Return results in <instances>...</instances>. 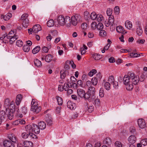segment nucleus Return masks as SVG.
Listing matches in <instances>:
<instances>
[{"label": "nucleus", "instance_id": "nucleus-34", "mask_svg": "<svg viewBox=\"0 0 147 147\" xmlns=\"http://www.w3.org/2000/svg\"><path fill=\"white\" fill-rule=\"evenodd\" d=\"M54 24V22L53 20L51 19L48 21L47 23V26L51 27L53 26Z\"/></svg>", "mask_w": 147, "mask_h": 147}, {"label": "nucleus", "instance_id": "nucleus-4", "mask_svg": "<svg viewBox=\"0 0 147 147\" xmlns=\"http://www.w3.org/2000/svg\"><path fill=\"white\" fill-rule=\"evenodd\" d=\"M82 20L81 16L79 15L76 14L71 17L70 24L71 23L73 25L76 26L78 22H81Z\"/></svg>", "mask_w": 147, "mask_h": 147}, {"label": "nucleus", "instance_id": "nucleus-48", "mask_svg": "<svg viewBox=\"0 0 147 147\" xmlns=\"http://www.w3.org/2000/svg\"><path fill=\"white\" fill-rule=\"evenodd\" d=\"M16 44L18 46L21 47L23 45V42L22 40H19L17 41Z\"/></svg>", "mask_w": 147, "mask_h": 147}, {"label": "nucleus", "instance_id": "nucleus-23", "mask_svg": "<svg viewBox=\"0 0 147 147\" xmlns=\"http://www.w3.org/2000/svg\"><path fill=\"white\" fill-rule=\"evenodd\" d=\"M24 146L25 147H32L33 143L31 141H25L24 142Z\"/></svg>", "mask_w": 147, "mask_h": 147}, {"label": "nucleus", "instance_id": "nucleus-47", "mask_svg": "<svg viewBox=\"0 0 147 147\" xmlns=\"http://www.w3.org/2000/svg\"><path fill=\"white\" fill-rule=\"evenodd\" d=\"M99 34L100 36L104 37L106 36V32L105 30H100Z\"/></svg>", "mask_w": 147, "mask_h": 147}, {"label": "nucleus", "instance_id": "nucleus-15", "mask_svg": "<svg viewBox=\"0 0 147 147\" xmlns=\"http://www.w3.org/2000/svg\"><path fill=\"white\" fill-rule=\"evenodd\" d=\"M85 91L81 88H78L77 89V92L78 95L80 98H83L85 94Z\"/></svg>", "mask_w": 147, "mask_h": 147}, {"label": "nucleus", "instance_id": "nucleus-22", "mask_svg": "<svg viewBox=\"0 0 147 147\" xmlns=\"http://www.w3.org/2000/svg\"><path fill=\"white\" fill-rule=\"evenodd\" d=\"M38 126L40 129H44L46 127V124L44 122L40 121L39 123Z\"/></svg>", "mask_w": 147, "mask_h": 147}, {"label": "nucleus", "instance_id": "nucleus-43", "mask_svg": "<svg viewBox=\"0 0 147 147\" xmlns=\"http://www.w3.org/2000/svg\"><path fill=\"white\" fill-rule=\"evenodd\" d=\"M23 49L25 52H28L30 50V48L29 46L27 45H24L23 47Z\"/></svg>", "mask_w": 147, "mask_h": 147}, {"label": "nucleus", "instance_id": "nucleus-19", "mask_svg": "<svg viewBox=\"0 0 147 147\" xmlns=\"http://www.w3.org/2000/svg\"><path fill=\"white\" fill-rule=\"evenodd\" d=\"M32 28L33 30V32L35 33H36L41 30V26L39 24L35 25L33 26Z\"/></svg>", "mask_w": 147, "mask_h": 147}, {"label": "nucleus", "instance_id": "nucleus-44", "mask_svg": "<svg viewBox=\"0 0 147 147\" xmlns=\"http://www.w3.org/2000/svg\"><path fill=\"white\" fill-rule=\"evenodd\" d=\"M63 86V90H64L65 91H66L67 90H68V89L69 88L71 87V85L70 86H69L68 84L65 83Z\"/></svg>", "mask_w": 147, "mask_h": 147}, {"label": "nucleus", "instance_id": "nucleus-1", "mask_svg": "<svg viewBox=\"0 0 147 147\" xmlns=\"http://www.w3.org/2000/svg\"><path fill=\"white\" fill-rule=\"evenodd\" d=\"M13 110L10 109L9 108H6L5 111L0 110V117L1 119L5 120L7 117L9 120H11L13 118Z\"/></svg>", "mask_w": 147, "mask_h": 147}, {"label": "nucleus", "instance_id": "nucleus-7", "mask_svg": "<svg viewBox=\"0 0 147 147\" xmlns=\"http://www.w3.org/2000/svg\"><path fill=\"white\" fill-rule=\"evenodd\" d=\"M45 116V121L47 123V125L49 126L52 125L53 123L51 115L49 113H47Z\"/></svg>", "mask_w": 147, "mask_h": 147}, {"label": "nucleus", "instance_id": "nucleus-49", "mask_svg": "<svg viewBox=\"0 0 147 147\" xmlns=\"http://www.w3.org/2000/svg\"><path fill=\"white\" fill-rule=\"evenodd\" d=\"M66 71H60V76L61 78V79H64L65 76V74L66 73Z\"/></svg>", "mask_w": 147, "mask_h": 147}, {"label": "nucleus", "instance_id": "nucleus-30", "mask_svg": "<svg viewBox=\"0 0 147 147\" xmlns=\"http://www.w3.org/2000/svg\"><path fill=\"white\" fill-rule=\"evenodd\" d=\"M90 97L93 98V97H92V95L88 92L86 93L85 92V94H84V96L83 98L85 100H88Z\"/></svg>", "mask_w": 147, "mask_h": 147}, {"label": "nucleus", "instance_id": "nucleus-54", "mask_svg": "<svg viewBox=\"0 0 147 147\" xmlns=\"http://www.w3.org/2000/svg\"><path fill=\"white\" fill-rule=\"evenodd\" d=\"M93 58L94 59L96 60H98L102 58V56L100 55L95 54L94 55Z\"/></svg>", "mask_w": 147, "mask_h": 147}, {"label": "nucleus", "instance_id": "nucleus-39", "mask_svg": "<svg viewBox=\"0 0 147 147\" xmlns=\"http://www.w3.org/2000/svg\"><path fill=\"white\" fill-rule=\"evenodd\" d=\"M97 16V15H96V14L94 12H92L90 16L91 19L93 20H96Z\"/></svg>", "mask_w": 147, "mask_h": 147}, {"label": "nucleus", "instance_id": "nucleus-37", "mask_svg": "<svg viewBox=\"0 0 147 147\" xmlns=\"http://www.w3.org/2000/svg\"><path fill=\"white\" fill-rule=\"evenodd\" d=\"M98 80H99L94 77L91 80V82L93 85L96 86L98 83Z\"/></svg>", "mask_w": 147, "mask_h": 147}, {"label": "nucleus", "instance_id": "nucleus-25", "mask_svg": "<svg viewBox=\"0 0 147 147\" xmlns=\"http://www.w3.org/2000/svg\"><path fill=\"white\" fill-rule=\"evenodd\" d=\"M53 58V57L50 54H48L45 56V60L46 62L49 63L52 60Z\"/></svg>", "mask_w": 147, "mask_h": 147}, {"label": "nucleus", "instance_id": "nucleus-40", "mask_svg": "<svg viewBox=\"0 0 147 147\" xmlns=\"http://www.w3.org/2000/svg\"><path fill=\"white\" fill-rule=\"evenodd\" d=\"M20 112L24 114H26L27 112V107L24 106L22 107L20 109Z\"/></svg>", "mask_w": 147, "mask_h": 147}, {"label": "nucleus", "instance_id": "nucleus-62", "mask_svg": "<svg viewBox=\"0 0 147 147\" xmlns=\"http://www.w3.org/2000/svg\"><path fill=\"white\" fill-rule=\"evenodd\" d=\"M140 142L144 146H146L147 144L146 139H145L142 140Z\"/></svg>", "mask_w": 147, "mask_h": 147}, {"label": "nucleus", "instance_id": "nucleus-56", "mask_svg": "<svg viewBox=\"0 0 147 147\" xmlns=\"http://www.w3.org/2000/svg\"><path fill=\"white\" fill-rule=\"evenodd\" d=\"M31 105H32V106L38 105V102L36 101V100L32 99Z\"/></svg>", "mask_w": 147, "mask_h": 147}, {"label": "nucleus", "instance_id": "nucleus-5", "mask_svg": "<svg viewBox=\"0 0 147 147\" xmlns=\"http://www.w3.org/2000/svg\"><path fill=\"white\" fill-rule=\"evenodd\" d=\"M28 14L24 13L21 16V20L23 26L25 28H26L28 25L29 20L28 18Z\"/></svg>", "mask_w": 147, "mask_h": 147}, {"label": "nucleus", "instance_id": "nucleus-26", "mask_svg": "<svg viewBox=\"0 0 147 147\" xmlns=\"http://www.w3.org/2000/svg\"><path fill=\"white\" fill-rule=\"evenodd\" d=\"M104 144H107L108 145H110L111 143V140L109 137L106 138L103 141Z\"/></svg>", "mask_w": 147, "mask_h": 147}, {"label": "nucleus", "instance_id": "nucleus-33", "mask_svg": "<svg viewBox=\"0 0 147 147\" xmlns=\"http://www.w3.org/2000/svg\"><path fill=\"white\" fill-rule=\"evenodd\" d=\"M136 32L138 35H141L142 33V30L141 27L140 26L137 27Z\"/></svg>", "mask_w": 147, "mask_h": 147}, {"label": "nucleus", "instance_id": "nucleus-12", "mask_svg": "<svg viewBox=\"0 0 147 147\" xmlns=\"http://www.w3.org/2000/svg\"><path fill=\"white\" fill-rule=\"evenodd\" d=\"M13 102H11L10 101V100L9 98H6L4 101V106L6 108V109L7 108H9V107L10 105H13L14 107V105L13 104V103H12Z\"/></svg>", "mask_w": 147, "mask_h": 147}, {"label": "nucleus", "instance_id": "nucleus-58", "mask_svg": "<svg viewBox=\"0 0 147 147\" xmlns=\"http://www.w3.org/2000/svg\"><path fill=\"white\" fill-rule=\"evenodd\" d=\"M115 146L117 147H122V144L120 142L117 141L115 143Z\"/></svg>", "mask_w": 147, "mask_h": 147}, {"label": "nucleus", "instance_id": "nucleus-52", "mask_svg": "<svg viewBox=\"0 0 147 147\" xmlns=\"http://www.w3.org/2000/svg\"><path fill=\"white\" fill-rule=\"evenodd\" d=\"M22 136L23 138L26 139L28 138L29 135V133L24 132L22 134Z\"/></svg>", "mask_w": 147, "mask_h": 147}, {"label": "nucleus", "instance_id": "nucleus-60", "mask_svg": "<svg viewBox=\"0 0 147 147\" xmlns=\"http://www.w3.org/2000/svg\"><path fill=\"white\" fill-rule=\"evenodd\" d=\"M96 23L95 22H92L91 25L92 28L93 29H95L96 28Z\"/></svg>", "mask_w": 147, "mask_h": 147}, {"label": "nucleus", "instance_id": "nucleus-61", "mask_svg": "<svg viewBox=\"0 0 147 147\" xmlns=\"http://www.w3.org/2000/svg\"><path fill=\"white\" fill-rule=\"evenodd\" d=\"M127 76H128V78L131 80V79L133 78L134 76L135 75L134 74L129 72L128 73V75Z\"/></svg>", "mask_w": 147, "mask_h": 147}, {"label": "nucleus", "instance_id": "nucleus-17", "mask_svg": "<svg viewBox=\"0 0 147 147\" xmlns=\"http://www.w3.org/2000/svg\"><path fill=\"white\" fill-rule=\"evenodd\" d=\"M139 81V78L138 76H134V77L131 79V82L132 84L136 85L138 84Z\"/></svg>", "mask_w": 147, "mask_h": 147}, {"label": "nucleus", "instance_id": "nucleus-35", "mask_svg": "<svg viewBox=\"0 0 147 147\" xmlns=\"http://www.w3.org/2000/svg\"><path fill=\"white\" fill-rule=\"evenodd\" d=\"M114 21V19L113 16H110L109 18L108 22H109L111 24V25H113Z\"/></svg>", "mask_w": 147, "mask_h": 147}, {"label": "nucleus", "instance_id": "nucleus-42", "mask_svg": "<svg viewBox=\"0 0 147 147\" xmlns=\"http://www.w3.org/2000/svg\"><path fill=\"white\" fill-rule=\"evenodd\" d=\"M94 105L97 106H99L100 104V102L99 99L97 97L94 100Z\"/></svg>", "mask_w": 147, "mask_h": 147}, {"label": "nucleus", "instance_id": "nucleus-36", "mask_svg": "<svg viewBox=\"0 0 147 147\" xmlns=\"http://www.w3.org/2000/svg\"><path fill=\"white\" fill-rule=\"evenodd\" d=\"M96 28L98 30H102L103 28V25L102 23H99L96 25Z\"/></svg>", "mask_w": 147, "mask_h": 147}, {"label": "nucleus", "instance_id": "nucleus-13", "mask_svg": "<svg viewBox=\"0 0 147 147\" xmlns=\"http://www.w3.org/2000/svg\"><path fill=\"white\" fill-rule=\"evenodd\" d=\"M88 92L92 95V97H93V99L95 98V88L93 86L89 87Z\"/></svg>", "mask_w": 147, "mask_h": 147}, {"label": "nucleus", "instance_id": "nucleus-41", "mask_svg": "<svg viewBox=\"0 0 147 147\" xmlns=\"http://www.w3.org/2000/svg\"><path fill=\"white\" fill-rule=\"evenodd\" d=\"M116 30L118 32H122L123 30V28L121 26H118L116 28Z\"/></svg>", "mask_w": 147, "mask_h": 147}, {"label": "nucleus", "instance_id": "nucleus-10", "mask_svg": "<svg viewBox=\"0 0 147 147\" xmlns=\"http://www.w3.org/2000/svg\"><path fill=\"white\" fill-rule=\"evenodd\" d=\"M41 109V107L38 105L31 106V110L35 113H38L40 111Z\"/></svg>", "mask_w": 147, "mask_h": 147}, {"label": "nucleus", "instance_id": "nucleus-9", "mask_svg": "<svg viewBox=\"0 0 147 147\" xmlns=\"http://www.w3.org/2000/svg\"><path fill=\"white\" fill-rule=\"evenodd\" d=\"M138 123L139 127L141 129L144 128L146 126L145 121L142 119H139L138 120Z\"/></svg>", "mask_w": 147, "mask_h": 147}, {"label": "nucleus", "instance_id": "nucleus-45", "mask_svg": "<svg viewBox=\"0 0 147 147\" xmlns=\"http://www.w3.org/2000/svg\"><path fill=\"white\" fill-rule=\"evenodd\" d=\"M104 89L103 88H101L99 90V95L100 97H103L104 96Z\"/></svg>", "mask_w": 147, "mask_h": 147}, {"label": "nucleus", "instance_id": "nucleus-11", "mask_svg": "<svg viewBox=\"0 0 147 147\" xmlns=\"http://www.w3.org/2000/svg\"><path fill=\"white\" fill-rule=\"evenodd\" d=\"M3 144L5 147H15L14 144L8 140H4L3 142Z\"/></svg>", "mask_w": 147, "mask_h": 147}, {"label": "nucleus", "instance_id": "nucleus-38", "mask_svg": "<svg viewBox=\"0 0 147 147\" xmlns=\"http://www.w3.org/2000/svg\"><path fill=\"white\" fill-rule=\"evenodd\" d=\"M140 54L134 52H132L130 53V56L131 57H139Z\"/></svg>", "mask_w": 147, "mask_h": 147}, {"label": "nucleus", "instance_id": "nucleus-3", "mask_svg": "<svg viewBox=\"0 0 147 147\" xmlns=\"http://www.w3.org/2000/svg\"><path fill=\"white\" fill-rule=\"evenodd\" d=\"M123 81L127 90H130L133 89V85L131 82V80L128 78V76L127 75H125L123 78Z\"/></svg>", "mask_w": 147, "mask_h": 147}, {"label": "nucleus", "instance_id": "nucleus-55", "mask_svg": "<svg viewBox=\"0 0 147 147\" xmlns=\"http://www.w3.org/2000/svg\"><path fill=\"white\" fill-rule=\"evenodd\" d=\"M108 81L111 83H112L114 82L115 81L114 77L112 76H111L109 77L108 78Z\"/></svg>", "mask_w": 147, "mask_h": 147}, {"label": "nucleus", "instance_id": "nucleus-57", "mask_svg": "<svg viewBox=\"0 0 147 147\" xmlns=\"http://www.w3.org/2000/svg\"><path fill=\"white\" fill-rule=\"evenodd\" d=\"M112 13V10L111 9L108 8L107 11V13L108 16H111Z\"/></svg>", "mask_w": 147, "mask_h": 147}, {"label": "nucleus", "instance_id": "nucleus-64", "mask_svg": "<svg viewBox=\"0 0 147 147\" xmlns=\"http://www.w3.org/2000/svg\"><path fill=\"white\" fill-rule=\"evenodd\" d=\"M115 13H118L119 12V8L118 6L115 7L114 9Z\"/></svg>", "mask_w": 147, "mask_h": 147}, {"label": "nucleus", "instance_id": "nucleus-32", "mask_svg": "<svg viewBox=\"0 0 147 147\" xmlns=\"http://www.w3.org/2000/svg\"><path fill=\"white\" fill-rule=\"evenodd\" d=\"M56 98L58 102V105H61L63 103V100L62 98L59 96H57Z\"/></svg>", "mask_w": 147, "mask_h": 147}, {"label": "nucleus", "instance_id": "nucleus-63", "mask_svg": "<svg viewBox=\"0 0 147 147\" xmlns=\"http://www.w3.org/2000/svg\"><path fill=\"white\" fill-rule=\"evenodd\" d=\"M82 28L84 30L86 29L87 28V24L86 23L82 24L81 25Z\"/></svg>", "mask_w": 147, "mask_h": 147}, {"label": "nucleus", "instance_id": "nucleus-16", "mask_svg": "<svg viewBox=\"0 0 147 147\" xmlns=\"http://www.w3.org/2000/svg\"><path fill=\"white\" fill-rule=\"evenodd\" d=\"M136 138L134 135L130 136L128 138V140L130 143L133 144L135 143Z\"/></svg>", "mask_w": 147, "mask_h": 147}, {"label": "nucleus", "instance_id": "nucleus-6", "mask_svg": "<svg viewBox=\"0 0 147 147\" xmlns=\"http://www.w3.org/2000/svg\"><path fill=\"white\" fill-rule=\"evenodd\" d=\"M8 138L9 140L12 142V143L14 144L18 143V138L13 134H9V135Z\"/></svg>", "mask_w": 147, "mask_h": 147}, {"label": "nucleus", "instance_id": "nucleus-2", "mask_svg": "<svg viewBox=\"0 0 147 147\" xmlns=\"http://www.w3.org/2000/svg\"><path fill=\"white\" fill-rule=\"evenodd\" d=\"M57 22L61 26H63L65 24H67V26L68 27L70 26V18L68 16H66L65 18L63 16H60L57 18Z\"/></svg>", "mask_w": 147, "mask_h": 147}, {"label": "nucleus", "instance_id": "nucleus-8", "mask_svg": "<svg viewBox=\"0 0 147 147\" xmlns=\"http://www.w3.org/2000/svg\"><path fill=\"white\" fill-rule=\"evenodd\" d=\"M16 30L14 29L13 30H11L7 34V38H11L13 37H14L16 39L18 38V36L16 35Z\"/></svg>", "mask_w": 147, "mask_h": 147}, {"label": "nucleus", "instance_id": "nucleus-20", "mask_svg": "<svg viewBox=\"0 0 147 147\" xmlns=\"http://www.w3.org/2000/svg\"><path fill=\"white\" fill-rule=\"evenodd\" d=\"M25 129L26 131L28 133L33 132V124L32 125H29L26 126Z\"/></svg>", "mask_w": 147, "mask_h": 147}, {"label": "nucleus", "instance_id": "nucleus-31", "mask_svg": "<svg viewBox=\"0 0 147 147\" xmlns=\"http://www.w3.org/2000/svg\"><path fill=\"white\" fill-rule=\"evenodd\" d=\"M35 65L38 67H40L41 66V63L40 61L38 59H35L34 61Z\"/></svg>", "mask_w": 147, "mask_h": 147}, {"label": "nucleus", "instance_id": "nucleus-29", "mask_svg": "<svg viewBox=\"0 0 147 147\" xmlns=\"http://www.w3.org/2000/svg\"><path fill=\"white\" fill-rule=\"evenodd\" d=\"M40 49V47L38 46L35 47L32 50V52L33 54H36L39 52Z\"/></svg>", "mask_w": 147, "mask_h": 147}, {"label": "nucleus", "instance_id": "nucleus-21", "mask_svg": "<svg viewBox=\"0 0 147 147\" xmlns=\"http://www.w3.org/2000/svg\"><path fill=\"white\" fill-rule=\"evenodd\" d=\"M22 99V95L21 94H19L16 96V103L17 105H18L20 104Z\"/></svg>", "mask_w": 147, "mask_h": 147}, {"label": "nucleus", "instance_id": "nucleus-50", "mask_svg": "<svg viewBox=\"0 0 147 147\" xmlns=\"http://www.w3.org/2000/svg\"><path fill=\"white\" fill-rule=\"evenodd\" d=\"M103 17L102 15L101 14H98L96 19L98 22L101 21L103 19Z\"/></svg>", "mask_w": 147, "mask_h": 147}, {"label": "nucleus", "instance_id": "nucleus-51", "mask_svg": "<svg viewBox=\"0 0 147 147\" xmlns=\"http://www.w3.org/2000/svg\"><path fill=\"white\" fill-rule=\"evenodd\" d=\"M129 130L130 132L132 134H134L136 132L135 128L134 126L130 127Z\"/></svg>", "mask_w": 147, "mask_h": 147}, {"label": "nucleus", "instance_id": "nucleus-59", "mask_svg": "<svg viewBox=\"0 0 147 147\" xmlns=\"http://www.w3.org/2000/svg\"><path fill=\"white\" fill-rule=\"evenodd\" d=\"M94 77L99 80H100L102 78L101 74L100 73H99L97 74L95 77Z\"/></svg>", "mask_w": 147, "mask_h": 147}, {"label": "nucleus", "instance_id": "nucleus-28", "mask_svg": "<svg viewBox=\"0 0 147 147\" xmlns=\"http://www.w3.org/2000/svg\"><path fill=\"white\" fill-rule=\"evenodd\" d=\"M103 82H105L104 87L107 90H109L110 89L111 85L108 82H105V81L104 80Z\"/></svg>", "mask_w": 147, "mask_h": 147}, {"label": "nucleus", "instance_id": "nucleus-14", "mask_svg": "<svg viewBox=\"0 0 147 147\" xmlns=\"http://www.w3.org/2000/svg\"><path fill=\"white\" fill-rule=\"evenodd\" d=\"M67 107L71 110L74 109L76 107V104L71 101H69L67 102Z\"/></svg>", "mask_w": 147, "mask_h": 147}, {"label": "nucleus", "instance_id": "nucleus-46", "mask_svg": "<svg viewBox=\"0 0 147 147\" xmlns=\"http://www.w3.org/2000/svg\"><path fill=\"white\" fill-rule=\"evenodd\" d=\"M144 72L143 73V74L140 76V78H139V80L142 82H143L146 77V76L144 75Z\"/></svg>", "mask_w": 147, "mask_h": 147}, {"label": "nucleus", "instance_id": "nucleus-18", "mask_svg": "<svg viewBox=\"0 0 147 147\" xmlns=\"http://www.w3.org/2000/svg\"><path fill=\"white\" fill-rule=\"evenodd\" d=\"M33 132L35 134H38L40 132V129L39 128L38 125L34 124H33Z\"/></svg>", "mask_w": 147, "mask_h": 147}, {"label": "nucleus", "instance_id": "nucleus-53", "mask_svg": "<svg viewBox=\"0 0 147 147\" xmlns=\"http://www.w3.org/2000/svg\"><path fill=\"white\" fill-rule=\"evenodd\" d=\"M113 86V87L115 89H117L118 88V82L115 81V82H113L112 83Z\"/></svg>", "mask_w": 147, "mask_h": 147}, {"label": "nucleus", "instance_id": "nucleus-24", "mask_svg": "<svg viewBox=\"0 0 147 147\" xmlns=\"http://www.w3.org/2000/svg\"><path fill=\"white\" fill-rule=\"evenodd\" d=\"M12 14L11 13H8L5 16H2L1 18H3L5 21H7L9 20L12 17Z\"/></svg>", "mask_w": 147, "mask_h": 147}, {"label": "nucleus", "instance_id": "nucleus-27", "mask_svg": "<svg viewBox=\"0 0 147 147\" xmlns=\"http://www.w3.org/2000/svg\"><path fill=\"white\" fill-rule=\"evenodd\" d=\"M125 25L126 27L130 29L132 26V24L131 22L129 20L126 21L125 23Z\"/></svg>", "mask_w": 147, "mask_h": 147}]
</instances>
